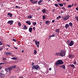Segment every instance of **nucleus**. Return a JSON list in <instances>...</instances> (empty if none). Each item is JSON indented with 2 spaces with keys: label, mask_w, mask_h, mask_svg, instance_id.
Returning <instances> with one entry per match:
<instances>
[{
  "label": "nucleus",
  "mask_w": 78,
  "mask_h": 78,
  "mask_svg": "<svg viewBox=\"0 0 78 78\" xmlns=\"http://www.w3.org/2000/svg\"><path fill=\"white\" fill-rule=\"evenodd\" d=\"M73 42H74L73 41H71L69 43V46H72V45L74 44Z\"/></svg>",
  "instance_id": "0eeeda50"
},
{
  "label": "nucleus",
  "mask_w": 78,
  "mask_h": 78,
  "mask_svg": "<svg viewBox=\"0 0 78 78\" xmlns=\"http://www.w3.org/2000/svg\"><path fill=\"white\" fill-rule=\"evenodd\" d=\"M59 29H56L55 30V32H56V33H59Z\"/></svg>",
  "instance_id": "bb28decb"
},
{
  "label": "nucleus",
  "mask_w": 78,
  "mask_h": 78,
  "mask_svg": "<svg viewBox=\"0 0 78 78\" xmlns=\"http://www.w3.org/2000/svg\"><path fill=\"white\" fill-rule=\"evenodd\" d=\"M61 13L62 14V13H63V11H61Z\"/></svg>",
  "instance_id": "0e129e2a"
},
{
  "label": "nucleus",
  "mask_w": 78,
  "mask_h": 78,
  "mask_svg": "<svg viewBox=\"0 0 78 78\" xmlns=\"http://www.w3.org/2000/svg\"><path fill=\"white\" fill-rule=\"evenodd\" d=\"M34 63L32 62V63H31V65L32 66H34Z\"/></svg>",
  "instance_id": "79ce46f5"
},
{
  "label": "nucleus",
  "mask_w": 78,
  "mask_h": 78,
  "mask_svg": "<svg viewBox=\"0 0 78 78\" xmlns=\"http://www.w3.org/2000/svg\"><path fill=\"white\" fill-rule=\"evenodd\" d=\"M74 5V6H76V3H75Z\"/></svg>",
  "instance_id": "4d7b16f0"
},
{
  "label": "nucleus",
  "mask_w": 78,
  "mask_h": 78,
  "mask_svg": "<svg viewBox=\"0 0 78 78\" xmlns=\"http://www.w3.org/2000/svg\"><path fill=\"white\" fill-rule=\"evenodd\" d=\"M3 50V48H0V51H1V50Z\"/></svg>",
  "instance_id": "13d9d810"
},
{
  "label": "nucleus",
  "mask_w": 78,
  "mask_h": 78,
  "mask_svg": "<svg viewBox=\"0 0 78 78\" xmlns=\"http://www.w3.org/2000/svg\"><path fill=\"white\" fill-rule=\"evenodd\" d=\"M5 55H12V53H11V52H5Z\"/></svg>",
  "instance_id": "9d476101"
},
{
  "label": "nucleus",
  "mask_w": 78,
  "mask_h": 78,
  "mask_svg": "<svg viewBox=\"0 0 78 78\" xmlns=\"http://www.w3.org/2000/svg\"><path fill=\"white\" fill-rule=\"evenodd\" d=\"M18 25L19 27H20L21 26V23H20V22H19L18 23Z\"/></svg>",
  "instance_id": "a878e982"
},
{
  "label": "nucleus",
  "mask_w": 78,
  "mask_h": 78,
  "mask_svg": "<svg viewBox=\"0 0 78 78\" xmlns=\"http://www.w3.org/2000/svg\"><path fill=\"white\" fill-rule=\"evenodd\" d=\"M12 59L13 60H16V59H17V57H13L12 58Z\"/></svg>",
  "instance_id": "b1692460"
},
{
  "label": "nucleus",
  "mask_w": 78,
  "mask_h": 78,
  "mask_svg": "<svg viewBox=\"0 0 78 78\" xmlns=\"http://www.w3.org/2000/svg\"><path fill=\"white\" fill-rule=\"evenodd\" d=\"M52 37H55V35H52Z\"/></svg>",
  "instance_id": "bf43d9fd"
},
{
  "label": "nucleus",
  "mask_w": 78,
  "mask_h": 78,
  "mask_svg": "<svg viewBox=\"0 0 78 78\" xmlns=\"http://www.w3.org/2000/svg\"><path fill=\"white\" fill-rule=\"evenodd\" d=\"M55 55H59V53H55Z\"/></svg>",
  "instance_id": "58836bf2"
},
{
  "label": "nucleus",
  "mask_w": 78,
  "mask_h": 78,
  "mask_svg": "<svg viewBox=\"0 0 78 78\" xmlns=\"http://www.w3.org/2000/svg\"><path fill=\"white\" fill-rule=\"evenodd\" d=\"M70 26H69V24H66L65 26V27L66 29H67Z\"/></svg>",
  "instance_id": "1a4fd4ad"
},
{
  "label": "nucleus",
  "mask_w": 78,
  "mask_h": 78,
  "mask_svg": "<svg viewBox=\"0 0 78 78\" xmlns=\"http://www.w3.org/2000/svg\"><path fill=\"white\" fill-rule=\"evenodd\" d=\"M51 70V68H49V70Z\"/></svg>",
  "instance_id": "6e6d98bb"
},
{
  "label": "nucleus",
  "mask_w": 78,
  "mask_h": 78,
  "mask_svg": "<svg viewBox=\"0 0 78 78\" xmlns=\"http://www.w3.org/2000/svg\"><path fill=\"white\" fill-rule=\"evenodd\" d=\"M69 58L70 59H72L73 58V55H70L69 56Z\"/></svg>",
  "instance_id": "f8f14e48"
},
{
  "label": "nucleus",
  "mask_w": 78,
  "mask_h": 78,
  "mask_svg": "<svg viewBox=\"0 0 78 78\" xmlns=\"http://www.w3.org/2000/svg\"><path fill=\"white\" fill-rule=\"evenodd\" d=\"M52 23H54V22H55V20H52Z\"/></svg>",
  "instance_id": "603ef678"
},
{
  "label": "nucleus",
  "mask_w": 78,
  "mask_h": 78,
  "mask_svg": "<svg viewBox=\"0 0 78 78\" xmlns=\"http://www.w3.org/2000/svg\"><path fill=\"white\" fill-rule=\"evenodd\" d=\"M0 76H1V77H5V74L2 73H0Z\"/></svg>",
  "instance_id": "ddd939ff"
},
{
  "label": "nucleus",
  "mask_w": 78,
  "mask_h": 78,
  "mask_svg": "<svg viewBox=\"0 0 78 78\" xmlns=\"http://www.w3.org/2000/svg\"><path fill=\"white\" fill-rule=\"evenodd\" d=\"M45 22L46 24H47L48 23V25H49V24H50V21L48 20L45 21Z\"/></svg>",
  "instance_id": "a211bd4d"
},
{
  "label": "nucleus",
  "mask_w": 78,
  "mask_h": 78,
  "mask_svg": "<svg viewBox=\"0 0 78 78\" xmlns=\"http://www.w3.org/2000/svg\"><path fill=\"white\" fill-rule=\"evenodd\" d=\"M35 42L37 47H38V48H39V45L37 44V41H35Z\"/></svg>",
  "instance_id": "5701e85b"
},
{
  "label": "nucleus",
  "mask_w": 78,
  "mask_h": 78,
  "mask_svg": "<svg viewBox=\"0 0 78 78\" xmlns=\"http://www.w3.org/2000/svg\"><path fill=\"white\" fill-rule=\"evenodd\" d=\"M76 10L77 11H78V7H77L76 8Z\"/></svg>",
  "instance_id": "8fccbe9b"
},
{
  "label": "nucleus",
  "mask_w": 78,
  "mask_h": 78,
  "mask_svg": "<svg viewBox=\"0 0 78 78\" xmlns=\"http://www.w3.org/2000/svg\"><path fill=\"white\" fill-rule=\"evenodd\" d=\"M71 67H72L73 68H75V65H74L73 64H72L70 66Z\"/></svg>",
  "instance_id": "473e14b6"
},
{
  "label": "nucleus",
  "mask_w": 78,
  "mask_h": 78,
  "mask_svg": "<svg viewBox=\"0 0 78 78\" xmlns=\"http://www.w3.org/2000/svg\"><path fill=\"white\" fill-rule=\"evenodd\" d=\"M40 44L39 41H37V44Z\"/></svg>",
  "instance_id": "a18cd8bd"
},
{
  "label": "nucleus",
  "mask_w": 78,
  "mask_h": 78,
  "mask_svg": "<svg viewBox=\"0 0 78 78\" xmlns=\"http://www.w3.org/2000/svg\"><path fill=\"white\" fill-rule=\"evenodd\" d=\"M5 59H6L5 58H4L2 59V60H3V61H5Z\"/></svg>",
  "instance_id": "c03bdc74"
},
{
  "label": "nucleus",
  "mask_w": 78,
  "mask_h": 78,
  "mask_svg": "<svg viewBox=\"0 0 78 78\" xmlns=\"http://www.w3.org/2000/svg\"><path fill=\"white\" fill-rule=\"evenodd\" d=\"M5 70L7 72H8L9 71V69H8V68H5Z\"/></svg>",
  "instance_id": "c85d7f7f"
},
{
  "label": "nucleus",
  "mask_w": 78,
  "mask_h": 78,
  "mask_svg": "<svg viewBox=\"0 0 78 78\" xmlns=\"http://www.w3.org/2000/svg\"><path fill=\"white\" fill-rule=\"evenodd\" d=\"M2 67L1 66H0V70H1V69H2Z\"/></svg>",
  "instance_id": "338daca9"
},
{
  "label": "nucleus",
  "mask_w": 78,
  "mask_h": 78,
  "mask_svg": "<svg viewBox=\"0 0 78 78\" xmlns=\"http://www.w3.org/2000/svg\"><path fill=\"white\" fill-rule=\"evenodd\" d=\"M27 18L28 19H31L32 18V16H31V15H29V16H27Z\"/></svg>",
  "instance_id": "6ab92c4d"
},
{
  "label": "nucleus",
  "mask_w": 78,
  "mask_h": 78,
  "mask_svg": "<svg viewBox=\"0 0 78 78\" xmlns=\"http://www.w3.org/2000/svg\"><path fill=\"white\" fill-rule=\"evenodd\" d=\"M42 11L43 13H45L46 12V9H43Z\"/></svg>",
  "instance_id": "2eb2a0df"
},
{
  "label": "nucleus",
  "mask_w": 78,
  "mask_h": 78,
  "mask_svg": "<svg viewBox=\"0 0 78 78\" xmlns=\"http://www.w3.org/2000/svg\"><path fill=\"white\" fill-rule=\"evenodd\" d=\"M26 23H27V24H28L29 25H31V23L29 21H27Z\"/></svg>",
  "instance_id": "aec40b11"
},
{
  "label": "nucleus",
  "mask_w": 78,
  "mask_h": 78,
  "mask_svg": "<svg viewBox=\"0 0 78 78\" xmlns=\"http://www.w3.org/2000/svg\"><path fill=\"white\" fill-rule=\"evenodd\" d=\"M69 26H70V27H72V26H73V24L71 22H70L69 23Z\"/></svg>",
  "instance_id": "4be33fe9"
},
{
  "label": "nucleus",
  "mask_w": 78,
  "mask_h": 78,
  "mask_svg": "<svg viewBox=\"0 0 78 78\" xmlns=\"http://www.w3.org/2000/svg\"><path fill=\"white\" fill-rule=\"evenodd\" d=\"M43 19H45V18H46V16L45 15H43L42 16Z\"/></svg>",
  "instance_id": "cd10ccee"
},
{
  "label": "nucleus",
  "mask_w": 78,
  "mask_h": 78,
  "mask_svg": "<svg viewBox=\"0 0 78 78\" xmlns=\"http://www.w3.org/2000/svg\"><path fill=\"white\" fill-rule=\"evenodd\" d=\"M70 40H68L67 41L68 45H69L70 43Z\"/></svg>",
  "instance_id": "7c9ffc66"
},
{
  "label": "nucleus",
  "mask_w": 78,
  "mask_h": 78,
  "mask_svg": "<svg viewBox=\"0 0 78 78\" xmlns=\"http://www.w3.org/2000/svg\"><path fill=\"white\" fill-rule=\"evenodd\" d=\"M63 20H67L69 19V15H66L62 17Z\"/></svg>",
  "instance_id": "20e7f679"
},
{
  "label": "nucleus",
  "mask_w": 78,
  "mask_h": 78,
  "mask_svg": "<svg viewBox=\"0 0 78 78\" xmlns=\"http://www.w3.org/2000/svg\"><path fill=\"white\" fill-rule=\"evenodd\" d=\"M8 68L9 70V73H11V72L12 69H13L11 67H9Z\"/></svg>",
  "instance_id": "6e6552de"
},
{
  "label": "nucleus",
  "mask_w": 78,
  "mask_h": 78,
  "mask_svg": "<svg viewBox=\"0 0 78 78\" xmlns=\"http://www.w3.org/2000/svg\"><path fill=\"white\" fill-rule=\"evenodd\" d=\"M63 3L64 4V5H66V3L65 2Z\"/></svg>",
  "instance_id": "052dcab7"
},
{
  "label": "nucleus",
  "mask_w": 78,
  "mask_h": 78,
  "mask_svg": "<svg viewBox=\"0 0 78 78\" xmlns=\"http://www.w3.org/2000/svg\"><path fill=\"white\" fill-rule=\"evenodd\" d=\"M74 64H76V61H74L73 62Z\"/></svg>",
  "instance_id": "37998d69"
},
{
  "label": "nucleus",
  "mask_w": 78,
  "mask_h": 78,
  "mask_svg": "<svg viewBox=\"0 0 78 78\" xmlns=\"http://www.w3.org/2000/svg\"><path fill=\"white\" fill-rule=\"evenodd\" d=\"M6 46H7L8 47H10V45H8V44H6Z\"/></svg>",
  "instance_id": "09e8293b"
},
{
  "label": "nucleus",
  "mask_w": 78,
  "mask_h": 78,
  "mask_svg": "<svg viewBox=\"0 0 78 78\" xmlns=\"http://www.w3.org/2000/svg\"><path fill=\"white\" fill-rule=\"evenodd\" d=\"M1 72H2V73H3L4 72V71L3 70H2Z\"/></svg>",
  "instance_id": "680f3d73"
},
{
  "label": "nucleus",
  "mask_w": 78,
  "mask_h": 78,
  "mask_svg": "<svg viewBox=\"0 0 78 78\" xmlns=\"http://www.w3.org/2000/svg\"><path fill=\"white\" fill-rule=\"evenodd\" d=\"M67 8H72V5H68Z\"/></svg>",
  "instance_id": "2f4dec72"
},
{
  "label": "nucleus",
  "mask_w": 78,
  "mask_h": 78,
  "mask_svg": "<svg viewBox=\"0 0 78 78\" xmlns=\"http://www.w3.org/2000/svg\"><path fill=\"white\" fill-rule=\"evenodd\" d=\"M58 4L60 6L62 7L64 6V5L62 3H58Z\"/></svg>",
  "instance_id": "dca6fc26"
},
{
  "label": "nucleus",
  "mask_w": 78,
  "mask_h": 78,
  "mask_svg": "<svg viewBox=\"0 0 78 78\" xmlns=\"http://www.w3.org/2000/svg\"><path fill=\"white\" fill-rule=\"evenodd\" d=\"M62 67L63 69H66V67L64 65H62Z\"/></svg>",
  "instance_id": "393cba45"
},
{
  "label": "nucleus",
  "mask_w": 78,
  "mask_h": 78,
  "mask_svg": "<svg viewBox=\"0 0 78 78\" xmlns=\"http://www.w3.org/2000/svg\"><path fill=\"white\" fill-rule=\"evenodd\" d=\"M33 29L34 30H35V27H33Z\"/></svg>",
  "instance_id": "864d4df0"
},
{
  "label": "nucleus",
  "mask_w": 78,
  "mask_h": 78,
  "mask_svg": "<svg viewBox=\"0 0 78 78\" xmlns=\"http://www.w3.org/2000/svg\"><path fill=\"white\" fill-rule=\"evenodd\" d=\"M23 29L24 30H27V26H25L23 27Z\"/></svg>",
  "instance_id": "c756f323"
},
{
  "label": "nucleus",
  "mask_w": 78,
  "mask_h": 78,
  "mask_svg": "<svg viewBox=\"0 0 78 78\" xmlns=\"http://www.w3.org/2000/svg\"><path fill=\"white\" fill-rule=\"evenodd\" d=\"M75 19H76V20L77 21V20H78V16H77V17L76 16V17H75Z\"/></svg>",
  "instance_id": "a19ab883"
},
{
  "label": "nucleus",
  "mask_w": 78,
  "mask_h": 78,
  "mask_svg": "<svg viewBox=\"0 0 78 78\" xmlns=\"http://www.w3.org/2000/svg\"><path fill=\"white\" fill-rule=\"evenodd\" d=\"M16 8H19V7H18V6H16Z\"/></svg>",
  "instance_id": "5fc2aeb1"
},
{
  "label": "nucleus",
  "mask_w": 78,
  "mask_h": 78,
  "mask_svg": "<svg viewBox=\"0 0 78 78\" xmlns=\"http://www.w3.org/2000/svg\"><path fill=\"white\" fill-rule=\"evenodd\" d=\"M36 69V70H38V69H41V68L40 67V66H39L38 65H34L32 67V69L33 70V69Z\"/></svg>",
  "instance_id": "f03ea898"
},
{
  "label": "nucleus",
  "mask_w": 78,
  "mask_h": 78,
  "mask_svg": "<svg viewBox=\"0 0 78 78\" xmlns=\"http://www.w3.org/2000/svg\"><path fill=\"white\" fill-rule=\"evenodd\" d=\"M42 24V22H40V25H41Z\"/></svg>",
  "instance_id": "774afa93"
},
{
  "label": "nucleus",
  "mask_w": 78,
  "mask_h": 78,
  "mask_svg": "<svg viewBox=\"0 0 78 78\" xmlns=\"http://www.w3.org/2000/svg\"><path fill=\"white\" fill-rule=\"evenodd\" d=\"M12 69H13H13H14V68H16V66H12Z\"/></svg>",
  "instance_id": "c9c22d12"
},
{
  "label": "nucleus",
  "mask_w": 78,
  "mask_h": 78,
  "mask_svg": "<svg viewBox=\"0 0 78 78\" xmlns=\"http://www.w3.org/2000/svg\"><path fill=\"white\" fill-rule=\"evenodd\" d=\"M52 12H55V9H53L52 10Z\"/></svg>",
  "instance_id": "de8ad7c7"
},
{
  "label": "nucleus",
  "mask_w": 78,
  "mask_h": 78,
  "mask_svg": "<svg viewBox=\"0 0 78 78\" xmlns=\"http://www.w3.org/2000/svg\"><path fill=\"white\" fill-rule=\"evenodd\" d=\"M4 63H0V65H2L3 64H4Z\"/></svg>",
  "instance_id": "49530a36"
},
{
  "label": "nucleus",
  "mask_w": 78,
  "mask_h": 78,
  "mask_svg": "<svg viewBox=\"0 0 78 78\" xmlns=\"http://www.w3.org/2000/svg\"><path fill=\"white\" fill-rule=\"evenodd\" d=\"M66 51H65L62 50L59 53V56H64L66 55Z\"/></svg>",
  "instance_id": "7ed1b4c3"
},
{
  "label": "nucleus",
  "mask_w": 78,
  "mask_h": 78,
  "mask_svg": "<svg viewBox=\"0 0 78 78\" xmlns=\"http://www.w3.org/2000/svg\"><path fill=\"white\" fill-rule=\"evenodd\" d=\"M30 2L32 4H36V3H37L38 1H35V0H30Z\"/></svg>",
  "instance_id": "39448f33"
},
{
  "label": "nucleus",
  "mask_w": 78,
  "mask_h": 78,
  "mask_svg": "<svg viewBox=\"0 0 78 78\" xmlns=\"http://www.w3.org/2000/svg\"><path fill=\"white\" fill-rule=\"evenodd\" d=\"M73 5H74L73 4H72L71 6H73Z\"/></svg>",
  "instance_id": "69168bd1"
},
{
  "label": "nucleus",
  "mask_w": 78,
  "mask_h": 78,
  "mask_svg": "<svg viewBox=\"0 0 78 78\" xmlns=\"http://www.w3.org/2000/svg\"><path fill=\"white\" fill-rule=\"evenodd\" d=\"M62 9H63L64 10V11H66L65 10H66V8H65V7H63L62 8Z\"/></svg>",
  "instance_id": "f704fd0d"
},
{
  "label": "nucleus",
  "mask_w": 78,
  "mask_h": 78,
  "mask_svg": "<svg viewBox=\"0 0 78 78\" xmlns=\"http://www.w3.org/2000/svg\"><path fill=\"white\" fill-rule=\"evenodd\" d=\"M3 45V43H0V45Z\"/></svg>",
  "instance_id": "3c124183"
},
{
  "label": "nucleus",
  "mask_w": 78,
  "mask_h": 78,
  "mask_svg": "<svg viewBox=\"0 0 78 78\" xmlns=\"http://www.w3.org/2000/svg\"><path fill=\"white\" fill-rule=\"evenodd\" d=\"M64 63L63 61L61 60H58L55 63V65L56 66H58V65H61Z\"/></svg>",
  "instance_id": "f257e3e1"
},
{
  "label": "nucleus",
  "mask_w": 78,
  "mask_h": 78,
  "mask_svg": "<svg viewBox=\"0 0 78 78\" xmlns=\"http://www.w3.org/2000/svg\"><path fill=\"white\" fill-rule=\"evenodd\" d=\"M58 17V18H61V17L60 16H59Z\"/></svg>",
  "instance_id": "e2e57ef3"
},
{
  "label": "nucleus",
  "mask_w": 78,
  "mask_h": 78,
  "mask_svg": "<svg viewBox=\"0 0 78 78\" xmlns=\"http://www.w3.org/2000/svg\"><path fill=\"white\" fill-rule=\"evenodd\" d=\"M13 22H14V21L12 20H10L7 23H8V24H10V25H11L12 24V23H13Z\"/></svg>",
  "instance_id": "423d86ee"
},
{
  "label": "nucleus",
  "mask_w": 78,
  "mask_h": 78,
  "mask_svg": "<svg viewBox=\"0 0 78 78\" xmlns=\"http://www.w3.org/2000/svg\"><path fill=\"white\" fill-rule=\"evenodd\" d=\"M13 41H14V42H16V40L15 39H12Z\"/></svg>",
  "instance_id": "ea45409f"
},
{
  "label": "nucleus",
  "mask_w": 78,
  "mask_h": 78,
  "mask_svg": "<svg viewBox=\"0 0 78 78\" xmlns=\"http://www.w3.org/2000/svg\"><path fill=\"white\" fill-rule=\"evenodd\" d=\"M7 15L8 16H9V17H11L12 16V13H9L7 14Z\"/></svg>",
  "instance_id": "9b49d317"
},
{
  "label": "nucleus",
  "mask_w": 78,
  "mask_h": 78,
  "mask_svg": "<svg viewBox=\"0 0 78 78\" xmlns=\"http://www.w3.org/2000/svg\"><path fill=\"white\" fill-rule=\"evenodd\" d=\"M33 24L34 26V25H36V22H34L33 23Z\"/></svg>",
  "instance_id": "e433bc0d"
},
{
  "label": "nucleus",
  "mask_w": 78,
  "mask_h": 78,
  "mask_svg": "<svg viewBox=\"0 0 78 78\" xmlns=\"http://www.w3.org/2000/svg\"><path fill=\"white\" fill-rule=\"evenodd\" d=\"M43 2V0H40L38 2V3L39 5V4H41V2Z\"/></svg>",
  "instance_id": "412c9836"
},
{
  "label": "nucleus",
  "mask_w": 78,
  "mask_h": 78,
  "mask_svg": "<svg viewBox=\"0 0 78 78\" xmlns=\"http://www.w3.org/2000/svg\"><path fill=\"white\" fill-rule=\"evenodd\" d=\"M32 30H33V28H32L31 27H30L29 28V32H30V33H31V32L32 31Z\"/></svg>",
  "instance_id": "4468645a"
},
{
  "label": "nucleus",
  "mask_w": 78,
  "mask_h": 78,
  "mask_svg": "<svg viewBox=\"0 0 78 78\" xmlns=\"http://www.w3.org/2000/svg\"><path fill=\"white\" fill-rule=\"evenodd\" d=\"M19 70H20V69L19 67L17 68V69L16 71V72L17 73H19V72H20V71H19Z\"/></svg>",
  "instance_id": "f3484780"
},
{
  "label": "nucleus",
  "mask_w": 78,
  "mask_h": 78,
  "mask_svg": "<svg viewBox=\"0 0 78 78\" xmlns=\"http://www.w3.org/2000/svg\"><path fill=\"white\" fill-rule=\"evenodd\" d=\"M34 54H36V53H37V51H36V50H34Z\"/></svg>",
  "instance_id": "4c0bfd02"
},
{
  "label": "nucleus",
  "mask_w": 78,
  "mask_h": 78,
  "mask_svg": "<svg viewBox=\"0 0 78 78\" xmlns=\"http://www.w3.org/2000/svg\"><path fill=\"white\" fill-rule=\"evenodd\" d=\"M55 5L56 6V7H58L59 6V5L58 4L56 3L55 4Z\"/></svg>",
  "instance_id": "72a5a7b5"
}]
</instances>
